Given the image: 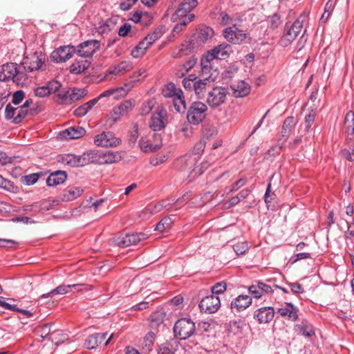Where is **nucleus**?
Wrapping results in <instances>:
<instances>
[{"label": "nucleus", "mask_w": 354, "mask_h": 354, "mask_svg": "<svg viewBox=\"0 0 354 354\" xmlns=\"http://www.w3.org/2000/svg\"><path fill=\"white\" fill-rule=\"evenodd\" d=\"M304 18V16L300 15L293 23L286 24L283 35L279 40L281 46L287 47L296 39L303 30Z\"/></svg>", "instance_id": "1"}, {"label": "nucleus", "mask_w": 354, "mask_h": 354, "mask_svg": "<svg viewBox=\"0 0 354 354\" xmlns=\"http://www.w3.org/2000/svg\"><path fill=\"white\" fill-rule=\"evenodd\" d=\"M178 162L180 165V169L182 171L190 170L187 176L189 181H192L195 179L197 176L201 175L203 173V169H207L209 165L207 162H203L201 166L195 167L196 157L190 154H187L181 157L178 160Z\"/></svg>", "instance_id": "2"}, {"label": "nucleus", "mask_w": 354, "mask_h": 354, "mask_svg": "<svg viewBox=\"0 0 354 354\" xmlns=\"http://www.w3.org/2000/svg\"><path fill=\"white\" fill-rule=\"evenodd\" d=\"M93 153L92 152H86L81 156L74 154H64L57 156L58 162L68 166L70 167H78L85 166L94 160Z\"/></svg>", "instance_id": "3"}, {"label": "nucleus", "mask_w": 354, "mask_h": 354, "mask_svg": "<svg viewBox=\"0 0 354 354\" xmlns=\"http://www.w3.org/2000/svg\"><path fill=\"white\" fill-rule=\"evenodd\" d=\"M207 105L201 102H194L187 110V120L189 124L198 125L206 117Z\"/></svg>", "instance_id": "4"}, {"label": "nucleus", "mask_w": 354, "mask_h": 354, "mask_svg": "<svg viewBox=\"0 0 354 354\" xmlns=\"http://www.w3.org/2000/svg\"><path fill=\"white\" fill-rule=\"evenodd\" d=\"M195 324L191 319L182 318L174 324V333L180 339H187L195 332Z\"/></svg>", "instance_id": "5"}, {"label": "nucleus", "mask_w": 354, "mask_h": 354, "mask_svg": "<svg viewBox=\"0 0 354 354\" xmlns=\"http://www.w3.org/2000/svg\"><path fill=\"white\" fill-rule=\"evenodd\" d=\"M46 56L41 51H35L27 55L22 62L25 71L32 72L39 70L45 62Z\"/></svg>", "instance_id": "6"}, {"label": "nucleus", "mask_w": 354, "mask_h": 354, "mask_svg": "<svg viewBox=\"0 0 354 354\" xmlns=\"http://www.w3.org/2000/svg\"><path fill=\"white\" fill-rule=\"evenodd\" d=\"M147 235L142 232L135 234H120L113 239L114 243L120 248H127L136 245L140 241L147 239Z\"/></svg>", "instance_id": "7"}, {"label": "nucleus", "mask_w": 354, "mask_h": 354, "mask_svg": "<svg viewBox=\"0 0 354 354\" xmlns=\"http://www.w3.org/2000/svg\"><path fill=\"white\" fill-rule=\"evenodd\" d=\"M227 91L224 87L216 86L207 94V103L212 108H218L227 100Z\"/></svg>", "instance_id": "8"}, {"label": "nucleus", "mask_w": 354, "mask_h": 354, "mask_svg": "<svg viewBox=\"0 0 354 354\" xmlns=\"http://www.w3.org/2000/svg\"><path fill=\"white\" fill-rule=\"evenodd\" d=\"M74 288L77 292L88 291L93 289V286L88 284H72V285H60L56 288L52 290L49 292L43 294L41 296V299H46L53 295H64L71 292V290Z\"/></svg>", "instance_id": "9"}, {"label": "nucleus", "mask_w": 354, "mask_h": 354, "mask_svg": "<svg viewBox=\"0 0 354 354\" xmlns=\"http://www.w3.org/2000/svg\"><path fill=\"white\" fill-rule=\"evenodd\" d=\"M223 35L228 41L234 44L242 43L247 37L246 33L239 29L237 24H234L223 29Z\"/></svg>", "instance_id": "10"}, {"label": "nucleus", "mask_w": 354, "mask_h": 354, "mask_svg": "<svg viewBox=\"0 0 354 354\" xmlns=\"http://www.w3.org/2000/svg\"><path fill=\"white\" fill-rule=\"evenodd\" d=\"M22 74V72L17 68V65L15 63H7L0 67V81L1 82L8 80L17 82L19 80V77Z\"/></svg>", "instance_id": "11"}, {"label": "nucleus", "mask_w": 354, "mask_h": 354, "mask_svg": "<svg viewBox=\"0 0 354 354\" xmlns=\"http://www.w3.org/2000/svg\"><path fill=\"white\" fill-rule=\"evenodd\" d=\"M76 53L74 46L68 45L59 46L51 53L50 58L56 63L66 62Z\"/></svg>", "instance_id": "12"}, {"label": "nucleus", "mask_w": 354, "mask_h": 354, "mask_svg": "<svg viewBox=\"0 0 354 354\" xmlns=\"http://www.w3.org/2000/svg\"><path fill=\"white\" fill-rule=\"evenodd\" d=\"M139 145L143 152H153L162 147V138L159 133H153L151 138H142Z\"/></svg>", "instance_id": "13"}, {"label": "nucleus", "mask_w": 354, "mask_h": 354, "mask_svg": "<svg viewBox=\"0 0 354 354\" xmlns=\"http://www.w3.org/2000/svg\"><path fill=\"white\" fill-rule=\"evenodd\" d=\"M134 102L133 100H127L121 102L118 106H115L109 113V120H111V123H115L119 120L121 117L127 115L133 109Z\"/></svg>", "instance_id": "14"}, {"label": "nucleus", "mask_w": 354, "mask_h": 354, "mask_svg": "<svg viewBox=\"0 0 354 354\" xmlns=\"http://www.w3.org/2000/svg\"><path fill=\"white\" fill-rule=\"evenodd\" d=\"M216 63L213 62L210 58L207 57L206 55H203L201 60V75L203 78H212V82L218 75V70L216 67Z\"/></svg>", "instance_id": "15"}, {"label": "nucleus", "mask_w": 354, "mask_h": 354, "mask_svg": "<svg viewBox=\"0 0 354 354\" xmlns=\"http://www.w3.org/2000/svg\"><path fill=\"white\" fill-rule=\"evenodd\" d=\"M232 53V47L227 44H221L209 50L205 55L213 62L217 63L219 59H227Z\"/></svg>", "instance_id": "16"}, {"label": "nucleus", "mask_w": 354, "mask_h": 354, "mask_svg": "<svg viewBox=\"0 0 354 354\" xmlns=\"http://www.w3.org/2000/svg\"><path fill=\"white\" fill-rule=\"evenodd\" d=\"M121 142V140L116 138L111 131H104L95 136L94 143L99 147H116Z\"/></svg>", "instance_id": "17"}, {"label": "nucleus", "mask_w": 354, "mask_h": 354, "mask_svg": "<svg viewBox=\"0 0 354 354\" xmlns=\"http://www.w3.org/2000/svg\"><path fill=\"white\" fill-rule=\"evenodd\" d=\"M28 110L23 106L14 107L11 104H8L5 109V118L7 120L13 119L15 124H18L28 115Z\"/></svg>", "instance_id": "18"}, {"label": "nucleus", "mask_w": 354, "mask_h": 354, "mask_svg": "<svg viewBox=\"0 0 354 354\" xmlns=\"http://www.w3.org/2000/svg\"><path fill=\"white\" fill-rule=\"evenodd\" d=\"M221 306V301L217 295H211L204 297L199 304L201 311L206 313H216Z\"/></svg>", "instance_id": "19"}, {"label": "nucleus", "mask_w": 354, "mask_h": 354, "mask_svg": "<svg viewBox=\"0 0 354 354\" xmlns=\"http://www.w3.org/2000/svg\"><path fill=\"white\" fill-rule=\"evenodd\" d=\"M167 122V111L164 109H160L152 115L149 122V127L154 131H160L166 127Z\"/></svg>", "instance_id": "20"}, {"label": "nucleus", "mask_w": 354, "mask_h": 354, "mask_svg": "<svg viewBox=\"0 0 354 354\" xmlns=\"http://www.w3.org/2000/svg\"><path fill=\"white\" fill-rule=\"evenodd\" d=\"M100 48V41L96 39L86 41L80 44L76 53L82 57H89L92 56Z\"/></svg>", "instance_id": "21"}, {"label": "nucleus", "mask_w": 354, "mask_h": 354, "mask_svg": "<svg viewBox=\"0 0 354 354\" xmlns=\"http://www.w3.org/2000/svg\"><path fill=\"white\" fill-rule=\"evenodd\" d=\"M252 302V298L247 295H240L230 303V309L233 313H241L247 309Z\"/></svg>", "instance_id": "22"}, {"label": "nucleus", "mask_w": 354, "mask_h": 354, "mask_svg": "<svg viewBox=\"0 0 354 354\" xmlns=\"http://www.w3.org/2000/svg\"><path fill=\"white\" fill-rule=\"evenodd\" d=\"M37 333L42 338L48 337L49 339L53 342L56 341V344L64 342L66 339V337L63 334H61L60 331H54L51 333L50 324H45L37 328Z\"/></svg>", "instance_id": "23"}, {"label": "nucleus", "mask_w": 354, "mask_h": 354, "mask_svg": "<svg viewBox=\"0 0 354 354\" xmlns=\"http://www.w3.org/2000/svg\"><path fill=\"white\" fill-rule=\"evenodd\" d=\"M298 311V308L290 302H285L277 309V313H279L282 317H286L292 322L297 320Z\"/></svg>", "instance_id": "24"}, {"label": "nucleus", "mask_w": 354, "mask_h": 354, "mask_svg": "<svg viewBox=\"0 0 354 354\" xmlns=\"http://www.w3.org/2000/svg\"><path fill=\"white\" fill-rule=\"evenodd\" d=\"M274 316V310L272 307H262L257 309L254 314V318L259 324H266L270 322Z\"/></svg>", "instance_id": "25"}, {"label": "nucleus", "mask_w": 354, "mask_h": 354, "mask_svg": "<svg viewBox=\"0 0 354 354\" xmlns=\"http://www.w3.org/2000/svg\"><path fill=\"white\" fill-rule=\"evenodd\" d=\"M230 88L235 97H245L250 92V86L243 80L232 84Z\"/></svg>", "instance_id": "26"}, {"label": "nucleus", "mask_w": 354, "mask_h": 354, "mask_svg": "<svg viewBox=\"0 0 354 354\" xmlns=\"http://www.w3.org/2000/svg\"><path fill=\"white\" fill-rule=\"evenodd\" d=\"M133 68L132 63L129 61H122L118 64L111 66L107 71L106 75L120 76L130 71Z\"/></svg>", "instance_id": "27"}, {"label": "nucleus", "mask_w": 354, "mask_h": 354, "mask_svg": "<svg viewBox=\"0 0 354 354\" xmlns=\"http://www.w3.org/2000/svg\"><path fill=\"white\" fill-rule=\"evenodd\" d=\"M123 158L122 151H107L100 155V161L102 164H113L119 162Z\"/></svg>", "instance_id": "28"}, {"label": "nucleus", "mask_w": 354, "mask_h": 354, "mask_svg": "<svg viewBox=\"0 0 354 354\" xmlns=\"http://www.w3.org/2000/svg\"><path fill=\"white\" fill-rule=\"evenodd\" d=\"M295 124V119L293 117H288L283 121L282 129L279 136V141L286 142L289 138L290 133Z\"/></svg>", "instance_id": "29"}, {"label": "nucleus", "mask_w": 354, "mask_h": 354, "mask_svg": "<svg viewBox=\"0 0 354 354\" xmlns=\"http://www.w3.org/2000/svg\"><path fill=\"white\" fill-rule=\"evenodd\" d=\"M213 84L212 79L202 78L198 79L195 84L194 91L198 98H203L205 95L207 88Z\"/></svg>", "instance_id": "30"}, {"label": "nucleus", "mask_w": 354, "mask_h": 354, "mask_svg": "<svg viewBox=\"0 0 354 354\" xmlns=\"http://www.w3.org/2000/svg\"><path fill=\"white\" fill-rule=\"evenodd\" d=\"M86 133L84 128L80 127H71L60 133V136L62 138L68 139H77L83 136Z\"/></svg>", "instance_id": "31"}, {"label": "nucleus", "mask_w": 354, "mask_h": 354, "mask_svg": "<svg viewBox=\"0 0 354 354\" xmlns=\"http://www.w3.org/2000/svg\"><path fill=\"white\" fill-rule=\"evenodd\" d=\"M106 333H95L88 337L85 340L84 346L88 349H94L101 344L106 339Z\"/></svg>", "instance_id": "32"}, {"label": "nucleus", "mask_w": 354, "mask_h": 354, "mask_svg": "<svg viewBox=\"0 0 354 354\" xmlns=\"http://www.w3.org/2000/svg\"><path fill=\"white\" fill-rule=\"evenodd\" d=\"M67 178L66 172L62 170H57L52 173L46 179L48 186L52 187L62 184Z\"/></svg>", "instance_id": "33"}, {"label": "nucleus", "mask_w": 354, "mask_h": 354, "mask_svg": "<svg viewBox=\"0 0 354 354\" xmlns=\"http://www.w3.org/2000/svg\"><path fill=\"white\" fill-rule=\"evenodd\" d=\"M344 129L347 137L349 139L354 138V113L349 111L346 113L344 118Z\"/></svg>", "instance_id": "34"}, {"label": "nucleus", "mask_w": 354, "mask_h": 354, "mask_svg": "<svg viewBox=\"0 0 354 354\" xmlns=\"http://www.w3.org/2000/svg\"><path fill=\"white\" fill-rule=\"evenodd\" d=\"M162 94L165 97L174 98L178 95H183V92L180 88H177L173 82H169L163 86Z\"/></svg>", "instance_id": "35"}, {"label": "nucleus", "mask_w": 354, "mask_h": 354, "mask_svg": "<svg viewBox=\"0 0 354 354\" xmlns=\"http://www.w3.org/2000/svg\"><path fill=\"white\" fill-rule=\"evenodd\" d=\"M97 103V99H93L75 109L73 114L78 118L84 117Z\"/></svg>", "instance_id": "36"}, {"label": "nucleus", "mask_w": 354, "mask_h": 354, "mask_svg": "<svg viewBox=\"0 0 354 354\" xmlns=\"http://www.w3.org/2000/svg\"><path fill=\"white\" fill-rule=\"evenodd\" d=\"M165 314L162 312H156L151 316L149 327L151 329L158 331V328L163 325Z\"/></svg>", "instance_id": "37"}, {"label": "nucleus", "mask_w": 354, "mask_h": 354, "mask_svg": "<svg viewBox=\"0 0 354 354\" xmlns=\"http://www.w3.org/2000/svg\"><path fill=\"white\" fill-rule=\"evenodd\" d=\"M90 66L88 60H79L73 63L69 68V71L72 74H80L86 70Z\"/></svg>", "instance_id": "38"}, {"label": "nucleus", "mask_w": 354, "mask_h": 354, "mask_svg": "<svg viewBox=\"0 0 354 354\" xmlns=\"http://www.w3.org/2000/svg\"><path fill=\"white\" fill-rule=\"evenodd\" d=\"M82 193L83 189L80 187H71L64 192L62 200L65 201H73L80 196Z\"/></svg>", "instance_id": "39"}, {"label": "nucleus", "mask_w": 354, "mask_h": 354, "mask_svg": "<svg viewBox=\"0 0 354 354\" xmlns=\"http://www.w3.org/2000/svg\"><path fill=\"white\" fill-rule=\"evenodd\" d=\"M151 46L148 41H146V38L141 41L131 51V55L133 57H139L145 54V51Z\"/></svg>", "instance_id": "40"}, {"label": "nucleus", "mask_w": 354, "mask_h": 354, "mask_svg": "<svg viewBox=\"0 0 354 354\" xmlns=\"http://www.w3.org/2000/svg\"><path fill=\"white\" fill-rule=\"evenodd\" d=\"M70 89L71 104L79 101L87 95V90L85 88H73Z\"/></svg>", "instance_id": "41"}, {"label": "nucleus", "mask_w": 354, "mask_h": 354, "mask_svg": "<svg viewBox=\"0 0 354 354\" xmlns=\"http://www.w3.org/2000/svg\"><path fill=\"white\" fill-rule=\"evenodd\" d=\"M196 64V59L192 57L189 59L185 64H183L180 68L178 69L176 75L179 77H183L190 69H192Z\"/></svg>", "instance_id": "42"}, {"label": "nucleus", "mask_w": 354, "mask_h": 354, "mask_svg": "<svg viewBox=\"0 0 354 354\" xmlns=\"http://www.w3.org/2000/svg\"><path fill=\"white\" fill-rule=\"evenodd\" d=\"M156 331L151 330L148 332L143 339V348L145 350V351H150L152 349L154 339H155V335H156Z\"/></svg>", "instance_id": "43"}, {"label": "nucleus", "mask_w": 354, "mask_h": 354, "mask_svg": "<svg viewBox=\"0 0 354 354\" xmlns=\"http://www.w3.org/2000/svg\"><path fill=\"white\" fill-rule=\"evenodd\" d=\"M173 104L175 109L178 113H183L186 110V104L183 94L174 97L173 98Z\"/></svg>", "instance_id": "44"}, {"label": "nucleus", "mask_w": 354, "mask_h": 354, "mask_svg": "<svg viewBox=\"0 0 354 354\" xmlns=\"http://www.w3.org/2000/svg\"><path fill=\"white\" fill-rule=\"evenodd\" d=\"M131 90V86L125 84V86H120L114 88H111L113 92L112 97L114 100H118L121 97H124L127 95L128 92Z\"/></svg>", "instance_id": "45"}, {"label": "nucleus", "mask_w": 354, "mask_h": 354, "mask_svg": "<svg viewBox=\"0 0 354 354\" xmlns=\"http://www.w3.org/2000/svg\"><path fill=\"white\" fill-rule=\"evenodd\" d=\"M214 32L210 27L205 26L200 29L198 33V38L201 41H205L214 36Z\"/></svg>", "instance_id": "46"}, {"label": "nucleus", "mask_w": 354, "mask_h": 354, "mask_svg": "<svg viewBox=\"0 0 354 354\" xmlns=\"http://www.w3.org/2000/svg\"><path fill=\"white\" fill-rule=\"evenodd\" d=\"M173 221L169 217L163 218L156 226L155 230L160 232L169 230L172 226Z\"/></svg>", "instance_id": "47"}, {"label": "nucleus", "mask_w": 354, "mask_h": 354, "mask_svg": "<svg viewBox=\"0 0 354 354\" xmlns=\"http://www.w3.org/2000/svg\"><path fill=\"white\" fill-rule=\"evenodd\" d=\"M164 34V28L162 27L156 28L151 33L148 34L145 38L151 45Z\"/></svg>", "instance_id": "48"}, {"label": "nucleus", "mask_w": 354, "mask_h": 354, "mask_svg": "<svg viewBox=\"0 0 354 354\" xmlns=\"http://www.w3.org/2000/svg\"><path fill=\"white\" fill-rule=\"evenodd\" d=\"M57 102L60 104H71L70 89H61L57 93Z\"/></svg>", "instance_id": "49"}, {"label": "nucleus", "mask_w": 354, "mask_h": 354, "mask_svg": "<svg viewBox=\"0 0 354 354\" xmlns=\"http://www.w3.org/2000/svg\"><path fill=\"white\" fill-rule=\"evenodd\" d=\"M113 21L111 19H107L105 21H103L102 24H100L99 26L97 28V32L101 35L108 33L113 29Z\"/></svg>", "instance_id": "50"}, {"label": "nucleus", "mask_w": 354, "mask_h": 354, "mask_svg": "<svg viewBox=\"0 0 354 354\" xmlns=\"http://www.w3.org/2000/svg\"><path fill=\"white\" fill-rule=\"evenodd\" d=\"M43 172L33 173L23 177V182L26 185H32L37 182L40 176H44Z\"/></svg>", "instance_id": "51"}, {"label": "nucleus", "mask_w": 354, "mask_h": 354, "mask_svg": "<svg viewBox=\"0 0 354 354\" xmlns=\"http://www.w3.org/2000/svg\"><path fill=\"white\" fill-rule=\"evenodd\" d=\"M299 332L304 336L310 337L315 335L313 326L308 324H302L301 325L297 326Z\"/></svg>", "instance_id": "52"}, {"label": "nucleus", "mask_w": 354, "mask_h": 354, "mask_svg": "<svg viewBox=\"0 0 354 354\" xmlns=\"http://www.w3.org/2000/svg\"><path fill=\"white\" fill-rule=\"evenodd\" d=\"M188 48L187 46H185L184 44H182L181 46L175 48L172 53H171V57L174 58H180L185 55H187L188 53Z\"/></svg>", "instance_id": "53"}, {"label": "nucleus", "mask_w": 354, "mask_h": 354, "mask_svg": "<svg viewBox=\"0 0 354 354\" xmlns=\"http://www.w3.org/2000/svg\"><path fill=\"white\" fill-rule=\"evenodd\" d=\"M249 249L247 242H239L233 245V250L237 255L245 254Z\"/></svg>", "instance_id": "54"}, {"label": "nucleus", "mask_w": 354, "mask_h": 354, "mask_svg": "<svg viewBox=\"0 0 354 354\" xmlns=\"http://www.w3.org/2000/svg\"><path fill=\"white\" fill-rule=\"evenodd\" d=\"M315 112L312 109L311 111L305 116L304 128L306 131H308L312 127L315 121Z\"/></svg>", "instance_id": "55"}, {"label": "nucleus", "mask_w": 354, "mask_h": 354, "mask_svg": "<svg viewBox=\"0 0 354 354\" xmlns=\"http://www.w3.org/2000/svg\"><path fill=\"white\" fill-rule=\"evenodd\" d=\"M197 4V0H184L179 6L187 12H190Z\"/></svg>", "instance_id": "56"}, {"label": "nucleus", "mask_w": 354, "mask_h": 354, "mask_svg": "<svg viewBox=\"0 0 354 354\" xmlns=\"http://www.w3.org/2000/svg\"><path fill=\"white\" fill-rule=\"evenodd\" d=\"M25 93L22 90H18L12 94V103L14 105H19L24 100Z\"/></svg>", "instance_id": "57"}, {"label": "nucleus", "mask_w": 354, "mask_h": 354, "mask_svg": "<svg viewBox=\"0 0 354 354\" xmlns=\"http://www.w3.org/2000/svg\"><path fill=\"white\" fill-rule=\"evenodd\" d=\"M247 180L245 178H242L236 180L230 187L226 188L229 190L230 193L236 192L241 187H243L246 184Z\"/></svg>", "instance_id": "58"}, {"label": "nucleus", "mask_w": 354, "mask_h": 354, "mask_svg": "<svg viewBox=\"0 0 354 354\" xmlns=\"http://www.w3.org/2000/svg\"><path fill=\"white\" fill-rule=\"evenodd\" d=\"M176 350L169 343L162 344L158 350V354H174Z\"/></svg>", "instance_id": "59"}, {"label": "nucleus", "mask_w": 354, "mask_h": 354, "mask_svg": "<svg viewBox=\"0 0 354 354\" xmlns=\"http://www.w3.org/2000/svg\"><path fill=\"white\" fill-rule=\"evenodd\" d=\"M205 147V142L200 141L198 142L194 147L192 153L193 156H196V159L199 158V156L201 154V153L204 151Z\"/></svg>", "instance_id": "60"}, {"label": "nucleus", "mask_w": 354, "mask_h": 354, "mask_svg": "<svg viewBox=\"0 0 354 354\" xmlns=\"http://www.w3.org/2000/svg\"><path fill=\"white\" fill-rule=\"evenodd\" d=\"M226 290V283L225 282L217 283L212 288V295H218L224 292Z\"/></svg>", "instance_id": "61"}, {"label": "nucleus", "mask_w": 354, "mask_h": 354, "mask_svg": "<svg viewBox=\"0 0 354 354\" xmlns=\"http://www.w3.org/2000/svg\"><path fill=\"white\" fill-rule=\"evenodd\" d=\"M188 13V12H187L185 10L183 9L179 6L178 8L174 12V14L172 15L171 19L173 21H177L178 19H183L187 17Z\"/></svg>", "instance_id": "62"}, {"label": "nucleus", "mask_w": 354, "mask_h": 354, "mask_svg": "<svg viewBox=\"0 0 354 354\" xmlns=\"http://www.w3.org/2000/svg\"><path fill=\"white\" fill-rule=\"evenodd\" d=\"M192 192H187L183 194L181 197L178 198L174 203V206L178 208L183 205L184 203L189 201L191 198Z\"/></svg>", "instance_id": "63"}, {"label": "nucleus", "mask_w": 354, "mask_h": 354, "mask_svg": "<svg viewBox=\"0 0 354 354\" xmlns=\"http://www.w3.org/2000/svg\"><path fill=\"white\" fill-rule=\"evenodd\" d=\"M46 86L48 90H49V93L50 94L51 93L59 91L61 87V84L56 80H53L49 82L46 84Z\"/></svg>", "instance_id": "64"}]
</instances>
